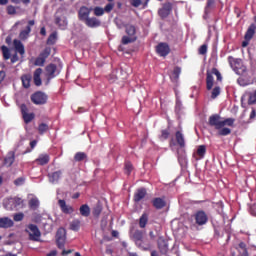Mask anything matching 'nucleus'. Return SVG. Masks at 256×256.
<instances>
[{
    "label": "nucleus",
    "mask_w": 256,
    "mask_h": 256,
    "mask_svg": "<svg viewBox=\"0 0 256 256\" xmlns=\"http://www.w3.org/2000/svg\"><path fill=\"white\" fill-rule=\"evenodd\" d=\"M213 75L216 76L217 81L222 82L223 77L220 71L217 68H212L211 72L207 71L206 72V89L211 90L214 86V77Z\"/></svg>",
    "instance_id": "nucleus-1"
},
{
    "label": "nucleus",
    "mask_w": 256,
    "mask_h": 256,
    "mask_svg": "<svg viewBox=\"0 0 256 256\" xmlns=\"http://www.w3.org/2000/svg\"><path fill=\"white\" fill-rule=\"evenodd\" d=\"M48 99V95L41 91H37L30 96V100L34 105H46Z\"/></svg>",
    "instance_id": "nucleus-2"
},
{
    "label": "nucleus",
    "mask_w": 256,
    "mask_h": 256,
    "mask_svg": "<svg viewBox=\"0 0 256 256\" xmlns=\"http://www.w3.org/2000/svg\"><path fill=\"white\" fill-rule=\"evenodd\" d=\"M67 239V231L65 228H59L56 233V243L57 247L59 249H62L65 247Z\"/></svg>",
    "instance_id": "nucleus-3"
},
{
    "label": "nucleus",
    "mask_w": 256,
    "mask_h": 256,
    "mask_svg": "<svg viewBox=\"0 0 256 256\" xmlns=\"http://www.w3.org/2000/svg\"><path fill=\"white\" fill-rule=\"evenodd\" d=\"M25 232L29 234V240L38 241L41 237V232L37 225H28Z\"/></svg>",
    "instance_id": "nucleus-4"
},
{
    "label": "nucleus",
    "mask_w": 256,
    "mask_h": 256,
    "mask_svg": "<svg viewBox=\"0 0 256 256\" xmlns=\"http://www.w3.org/2000/svg\"><path fill=\"white\" fill-rule=\"evenodd\" d=\"M23 205L22 198H8V200H4V208L7 210H14Z\"/></svg>",
    "instance_id": "nucleus-5"
},
{
    "label": "nucleus",
    "mask_w": 256,
    "mask_h": 256,
    "mask_svg": "<svg viewBox=\"0 0 256 256\" xmlns=\"http://www.w3.org/2000/svg\"><path fill=\"white\" fill-rule=\"evenodd\" d=\"M20 111L25 124H30L35 119L34 113H28V107L26 104L20 105Z\"/></svg>",
    "instance_id": "nucleus-6"
},
{
    "label": "nucleus",
    "mask_w": 256,
    "mask_h": 256,
    "mask_svg": "<svg viewBox=\"0 0 256 256\" xmlns=\"http://www.w3.org/2000/svg\"><path fill=\"white\" fill-rule=\"evenodd\" d=\"M193 218L195 220V224L198 225V226L205 225L208 222V220H209L207 213L202 211V210L197 211L193 215Z\"/></svg>",
    "instance_id": "nucleus-7"
},
{
    "label": "nucleus",
    "mask_w": 256,
    "mask_h": 256,
    "mask_svg": "<svg viewBox=\"0 0 256 256\" xmlns=\"http://www.w3.org/2000/svg\"><path fill=\"white\" fill-rule=\"evenodd\" d=\"M222 122H223V120H221V116L219 114H213V115L209 116L208 125L210 127H214L215 130L222 129Z\"/></svg>",
    "instance_id": "nucleus-8"
},
{
    "label": "nucleus",
    "mask_w": 256,
    "mask_h": 256,
    "mask_svg": "<svg viewBox=\"0 0 256 256\" xmlns=\"http://www.w3.org/2000/svg\"><path fill=\"white\" fill-rule=\"evenodd\" d=\"M34 25H35V20H29L25 30H22L19 33V39L22 41L27 40L30 36V33L32 32L31 27H33Z\"/></svg>",
    "instance_id": "nucleus-9"
},
{
    "label": "nucleus",
    "mask_w": 256,
    "mask_h": 256,
    "mask_svg": "<svg viewBox=\"0 0 256 256\" xmlns=\"http://www.w3.org/2000/svg\"><path fill=\"white\" fill-rule=\"evenodd\" d=\"M172 9H173L172 3L166 2L163 4V7L159 9L158 14L162 19H165L170 15Z\"/></svg>",
    "instance_id": "nucleus-10"
},
{
    "label": "nucleus",
    "mask_w": 256,
    "mask_h": 256,
    "mask_svg": "<svg viewBox=\"0 0 256 256\" xmlns=\"http://www.w3.org/2000/svg\"><path fill=\"white\" fill-rule=\"evenodd\" d=\"M156 52L161 57H166L170 54L171 49L167 43H159L158 46L156 47Z\"/></svg>",
    "instance_id": "nucleus-11"
},
{
    "label": "nucleus",
    "mask_w": 256,
    "mask_h": 256,
    "mask_svg": "<svg viewBox=\"0 0 256 256\" xmlns=\"http://www.w3.org/2000/svg\"><path fill=\"white\" fill-rule=\"evenodd\" d=\"M89 15H91V8L81 6L78 12L79 20L85 23L89 19Z\"/></svg>",
    "instance_id": "nucleus-12"
},
{
    "label": "nucleus",
    "mask_w": 256,
    "mask_h": 256,
    "mask_svg": "<svg viewBox=\"0 0 256 256\" xmlns=\"http://www.w3.org/2000/svg\"><path fill=\"white\" fill-rule=\"evenodd\" d=\"M58 206L60 207L61 212H63L66 215H71L75 212L73 206H69L66 200H58Z\"/></svg>",
    "instance_id": "nucleus-13"
},
{
    "label": "nucleus",
    "mask_w": 256,
    "mask_h": 256,
    "mask_svg": "<svg viewBox=\"0 0 256 256\" xmlns=\"http://www.w3.org/2000/svg\"><path fill=\"white\" fill-rule=\"evenodd\" d=\"M147 195V189L145 187L138 188L134 194V202L139 203L141 202Z\"/></svg>",
    "instance_id": "nucleus-14"
},
{
    "label": "nucleus",
    "mask_w": 256,
    "mask_h": 256,
    "mask_svg": "<svg viewBox=\"0 0 256 256\" xmlns=\"http://www.w3.org/2000/svg\"><path fill=\"white\" fill-rule=\"evenodd\" d=\"M176 153L178 154V163L181 167H185L188 163L185 149H177Z\"/></svg>",
    "instance_id": "nucleus-15"
},
{
    "label": "nucleus",
    "mask_w": 256,
    "mask_h": 256,
    "mask_svg": "<svg viewBox=\"0 0 256 256\" xmlns=\"http://www.w3.org/2000/svg\"><path fill=\"white\" fill-rule=\"evenodd\" d=\"M51 157L49 154H40L38 158L35 159V163L39 166H45L50 163Z\"/></svg>",
    "instance_id": "nucleus-16"
},
{
    "label": "nucleus",
    "mask_w": 256,
    "mask_h": 256,
    "mask_svg": "<svg viewBox=\"0 0 256 256\" xmlns=\"http://www.w3.org/2000/svg\"><path fill=\"white\" fill-rule=\"evenodd\" d=\"M62 175H63V171L62 170H57V171H54L52 173H49L48 174L49 182L52 183V184L59 183Z\"/></svg>",
    "instance_id": "nucleus-17"
},
{
    "label": "nucleus",
    "mask_w": 256,
    "mask_h": 256,
    "mask_svg": "<svg viewBox=\"0 0 256 256\" xmlns=\"http://www.w3.org/2000/svg\"><path fill=\"white\" fill-rule=\"evenodd\" d=\"M158 248L161 254L166 255L168 253L169 244L163 237H159L158 239Z\"/></svg>",
    "instance_id": "nucleus-18"
},
{
    "label": "nucleus",
    "mask_w": 256,
    "mask_h": 256,
    "mask_svg": "<svg viewBox=\"0 0 256 256\" xmlns=\"http://www.w3.org/2000/svg\"><path fill=\"white\" fill-rule=\"evenodd\" d=\"M45 70H46V75H47L48 80L53 79L57 76L56 75V72H57L56 64H49L48 66H46Z\"/></svg>",
    "instance_id": "nucleus-19"
},
{
    "label": "nucleus",
    "mask_w": 256,
    "mask_h": 256,
    "mask_svg": "<svg viewBox=\"0 0 256 256\" xmlns=\"http://www.w3.org/2000/svg\"><path fill=\"white\" fill-rule=\"evenodd\" d=\"M175 138H176V144H178V147H180V149H184L186 147L184 134L181 131H176Z\"/></svg>",
    "instance_id": "nucleus-20"
},
{
    "label": "nucleus",
    "mask_w": 256,
    "mask_h": 256,
    "mask_svg": "<svg viewBox=\"0 0 256 256\" xmlns=\"http://www.w3.org/2000/svg\"><path fill=\"white\" fill-rule=\"evenodd\" d=\"M14 226V221L9 217L0 218V229H9Z\"/></svg>",
    "instance_id": "nucleus-21"
},
{
    "label": "nucleus",
    "mask_w": 256,
    "mask_h": 256,
    "mask_svg": "<svg viewBox=\"0 0 256 256\" xmlns=\"http://www.w3.org/2000/svg\"><path fill=\"white\" fill-rule=\"evenodd\" d=\"M42 73H43L42 68H37L33 73V82L36 86L42 85V79H41Z\"/></svg>",
    "instance_id": "nucleus-22"
},
{
    "label": "nucleus",
    "mask_w": 256,
    "mask_h": 256,
    "mask_svg": "<svg viewBox=\"0 0 256 256\" xmlns=\"http://www.w3.org/2000/svg\"><path fill=\"white\" fill-rule=\"evenodd\" d=\"M153 207L157 210H161L166 207L167 203L164 198H153L152 199Z\"/></svg>",
    "instance_id": "nucleus-23"
},
{
    "label": "nucleus",
    "mask_w": 256,
    "mask_h": 256,
    "mask_svg": "<svg viewBox=\"0 0 256 256\" xmlns=\"http://www.w3.org/2000/svg\"><path fill=\"white\" fill-rule=\"evenodd\" d=\"M84 23L89 28H97L101 25L99 18H95V16L88 18Z\"/></svg>",
    "instance_id": "nucleus-24"
},
{
    "label": "nucleus",
    "mask_w": 256,
    "mask_h": 256,
    "mask_svg": "<svg viewBox=\"0 0 256 256\" xmlns=\"http://www.w3.org/2000/svg\"><path fill=\"white\" fill-rule=\"evenodd\" d=\"M13 46L17 53H19L21 56L25 55V47L21 41L14 39Z\"/></svg>",
    "instance_id": "nucleus-25"
},
{
    "label": "nucleus",
    "mask_w": 256,
    "mask_h": 256,
    "mask_svg": "<svg viewBox=\"0 0 256 256\" xmlns=\"http://www.w3.org/2000/svg\"><path fill=\"white\" fill-rule=\"evenodd\" d=\"M15 154V151H9L6 158H4V165L11 167L15 162Z\"/></svg>",
    "instance_id": "nucleus-26"
},
{
    "label": "nucleus",
    "mask_w": 256,
    "mask_h": 256,
    "mask_svg": "<svg viewBox=\"0 0 256 256\" xmlns=\"http://www.w3.org/2000/svg\"><path fill=\"white\" fill-rule=\"evenodd\" d=\"M21 82L22 86L26 89L30 88L31 86V81H32V75L31 74H24L21 76Z\"/></svg>",
    "instance_id": "nucleus-27"
},
{
    "label": "nucleus",
    "mask_w": 256,
    "mask_h": 256,
    "mask_svg": "<svg viewBox=\"0 0 256 256\" xmlns=\"http://www.w3.org/2000/svg\"><path fill=\"white\" fill-rule=\"evenodd\" d=\"M228 62H229L231 67H234L235 71H237L242 65V60L235 59L233 56L228 57Z\"/></svg>",
    "instance_id": "nucleus-28"
},
{
    "label": "nucleus",
    "mask_w": 256,
    "mask_h": 256,
    "mask_svg": "<svg viewBox=\"0 0 256 256\" xmlns=\"http://www.w3.org/2000/svg\"><path fill=\"white\" fill-rule=\"evenodd\" d=\"M255 33H256V25H255V24H251V25L249 26V28H248L246 34H245V37H244L245 40L251 41V40L253 39Z\"/></svg>",
    "instance_id": "nucleus-29"
},
{
    "label": "nucleus",
    "mask_w": 256,
    "mask_h": 256,
    "mask_svg": "<svg viewBox=\"0 0 256 256\" xmlns=\"http://www.w3.org/2000/svg\"><path fill=\"white\" fill-rule=\"evenodd\" d=\"M80 214L81 216L89 217V215H91V208H89L87 204H82V206H80Z\"/></svg>",
    "instance_id": "nucleus-30"
},
{
    "label": "nucleus",
    "mask_w": 256,
    "mask_h": 256,
    "mask_svg": "<svg viewBox=\"0 0 256 256\" xmlns=\"http://www.w3.org/2000/svg\"><path fill=\"white\" fill-rule=\"evenodd\" d=\"M85 160H87V153H85V152H77L74 155V161L75 162H83Z\"/></svg>",
    "instance_id": "nucleus-31"
},
{
    "label": "nucleus",
    "mask_w": 256,
    "mask_h": 256,
    "mask_svg": "<svg viewBox=\"0 0 256 256\" xmlns=\"http://www.w3.org/2000/svg\"><path fill=\"white\" fill-rule=\"evenodd\" d=\"M40 205L38 198H31L28 202V206L31 210H37Z\"/></svg>",
    "instance_id": "nucleus-32"
},
{
    "label": "nucleus",
    "mask_w": 256,
    "mask_h": 256,
    "mask_svg": "<svg viewBox=\"0 0 256 256\" xmlns=\"http://www.w3.org/2000/svg\"><path fill=\"white\" fill-rule=\"evenodd\" d=\"M133 239L136 245H140V242L143 239V232L140 230L135 231V233L133 234Z\"/></svg>",
    "instance_id": "nucleus-33"
},
{
    "label": "nucleus",
    "mask_w": 256,
    "mask_h": 256,
    "mask_svg": "<svg viewBox=\"0 0 256 256\" xmlns=\"http://www.w3.org/2000/svg\"><path fill=\"white\" fill-rule=\"evenodd\" d=\"M206 152H207L206 145H199L196 151L197 156H199L200 159H203L205 157Z\"/></svg>",
    "instance_id": "nucleus-34"
},
{
    "label": "nucleus",
    "mask_w": 256,
    "mask_h": 256,
    "mask_svg": "<svg viewBox=\"0 0 256 256\" xmlns=\"http://www.w3.org/2000/svg\"><path fill=\"white\" fill-rule=\"evenodd\" d=\"M126 33L128 34L129 37L136 38V28L132 24H127L126 26Z\"/></svg>",
    "instance_id": "nucleus-35"
},
{
    "label": "nucleus",
    "mask_w": 256,
    "mask_h": 256,
    "mask_svg": "<svg viewBox=\"0 0 256 256\" xmlns=\"http://www.w3.org/2000/svg\"><path fill=\"white\" fill-rule=\"evenodd\" d=\"M217 130H218V135L222 136V137L229 136L232 133V130L230 128H227V127H222L220 129H217Z\"/></svg>",
    "instance_id": "nucleus-36"
},
{
    "label": "nucleus",
    "mask_w": 256,
    "mask_h": 256,
    "mask_svg": "<svg viewBox=\"0 0 256 256\" xmlns=\"http://www.w3.org/2000/svg\"><path fill=\"white\" fill-rule=\"evenodd\" d=\"M149 220V215L147 213H144L140 220H139V226L140 228H145Z\"/></svg>",
    "instance_id": "nucleus-37"
},
{
    "label": "nucleus",
    "mask_w": 256,
    "mask_h": 256,
    "mask_svg": "<svg viewBox=\"0 0 256 256\" xmlns=\"http://www.w3.org/2000/svg\"><path fill=\"white\" fill-rule=\"evenodd\" d=\"M235 122H236V119L234 118H226L222 120V128H224L225 126L234 127Z\"/></svg>",
    "instance_id": "nucleus-38"
},
{
    "label": "nucleus",
    "mask_w": 256,
    "mask_h": 256,
    "mask_svg": "<svg viewBox=\"0 0 256 256\" xmlns=\"http://www.w3.org/2000/svg\"><path fill=\"white\" fill-rule=\"evenodd\" d=\"M139 244L140 245H136V246L143 251H148L151 248L150 243L148 241H145L144 239H142Z\"/></svg>",
    "instance_id": "nucleus-39"
},
{
    "label": "nucleus",
    "mask_w": 256,
    "mask_h": 256,
    "mask_svg": "<svg viewBox=\"0 0 256 256\" xmlns=\"http://www.w3.org/2000/svg\"><path fill=\"white\" fill-rule=\"evenodd\" d=\"M57 39H58L57 33L54 32V33H52L51 35H49V37H48V39H47V41H46V44H47V45H54V44H56Z\"/></svg>",
    "instance_id": "nucleus-40"
},
{
    "label": "nucleus",
    "mask_w": 256,
    "mask_h": 256,
    "mask_svg": "<svg viewBox=\"0 0 256 256\" xmlns=\"http://www.w3.org/2000/svg\"><path fill=\"white\" fill-rule=\"evenodd\" d=\"M181 74V68L180 67H174V71H172L171 79L172 81H177Z\"/></svg>",
    "instance_id": "nucleus-41"
},
{
    "label": "nucleus",
    "mask_w": 256,
    "mask_h": 256,
    "mask_svg": "<svg viewBox=\"0 0 256 256\" xmlns=\"http://www.w3.org/2000/svg\"><path fill=\"white\" fill-rule=\"evenodd\" d=\"M2 56L4 57V60H9L11 58V53L8 47L2 46Z\"/></svg>",
    "instance_id": "nucleus-42"
},
{
    "label": "nucleus",
    "mask_w": 256,
    "mask_h": 256,
    "mask_svg": "<svg viewBox=\"0 0 256 256\" xmlns=\"http://www.w3.org/2000/svg\"><path fill=\"white\" fill-rule=\"evenodd\" d=\"M49 130V126L46 123H41L38 126V133L44 135Z\"/></svg>",
    "instance_id": "nucleus-43"
},
{
    "label": "nucleus",
    "mask_w": 256,
    "mask_h": 256,
    "mask_svg": "<svg viewBox=\"0 0 256 256\" xmlns=\"http://www.w3.org/2000/svg\"><path fill=\"white\" fill-rule=\"evenodd\" d=\"M238 246L242 250L241 256H249L247 244L245 242L239 243Z\"/></svg>",
    "instance_id": "nucleus-44"
},
{
    "label": "nucleus",
    "mask_w": 256,
    "mask_h": 256,
    "mask_svg": "<svg viewBox=\"0 0 256 256\" xmlns=\"http://www.w3.org/2000/svg\"><path fill=\"white\" fill-rule=\"evenodd\" d=\"M170 136V129H164L161 131V135L159 136V139L161 141L168 140Z\"/></svg>",
    "instance_id": "nucleus-45"
},
{
    "label": "nucleus",
    "mask_w": 256,
    "mask_h": 256,
    "mask_svg": "<svg viewBox=\"0 0 256 256\" xmlns=\"http://www.w3.org/2000/svg\"><path fill=\"white\" fill-rule=\"evenodd\" d=\"M221 94V88L219 86H216L212 89L211 92V98L215 99Z\"/></svg>",
    "instance_id": "nucleus-46"
},
{
    "label": "nucleus",
    "mask_w": 256,
    "mask_h": 256,
    "mask_svg": "<svg viewBox=\"0 0 256 256\" xmlns=\"http://www.w3.org/2000/svg\"><path fill=\"white\" fill-rule=\"evenodd\" d=\"M51 55V48H45L40 54L39 56L42 57L45 61L47 60V58Z\"/></svg>",
    "instance_id": "nucleus-47"
},
{
    "label": "nucleus",
    "mask_w": 256,
    "mask_h": 256,
    "mask_svg": "<svg viewBox=\"0 0 256 256\" xmlns=\"http://www.w3.org/2000/svg\"><path fill=\"white\" fill-rule=\"evenodd\" d=\"M248 105H256V90L249 94Z\"/></svg>",
    "instance_id": "nucleus-48"
},
{
    "label": "nucleus",
    "mask_w": 256,
    "mask_h": 256,
    "mask_svg": "<svg viewBox=\"0 0 256 256\" xmlns=\"http://www.w3.org/2000/svg\"><path fill=\"white\" fill-rule=\"evenodd\" d=\"M105 13L104 8L100 7V6H96L94 7V15L96 17H100L103 16Z\"/></svg>",
    "instance_id": "nucleus-49"
},
{
    "label": "nucleus",
    "mask_w": 256,
    "mask_h": 256,
    "mask_svg": "<svg viewBox=\"0 0 256 256\" xmlns=\"http://www.w3.org/2000/svg\"><path fill=\"white\" fill-rule=\"evenodd\" d=\"M136 37H127V36H124L123 38H122V44L123 45H127V44H129V43H133V42H135L136 41Z\"/></svg>",
    "instance_id": "nucleus-50"
},
{
    "label": "nucleus",
    "mask_w": 256,
    "mask_h": 256,
    "mask_svg": "<svg viewBox=\"0 0 256 256\" xmlns=\"http://www.w3.org/2000/svg\"><path fill=\"white\" fill-rule=\"evenodd\" d=\"M29 145H30V148H31V149H30V148H27V149L23 152V154L31 153L32 150H34L35 147L37 146V140H32Z\"/></svg>",
    "instance_id": "nucleus-51"
},
{
    "label": "nucleus",
    "mask_w": 256,
    "mask_h": 256,
    "mask_svg": "<svg viewBox=\"0 0 256 256\" xmlns=\"http://www.w3.org/2000/svg\"><path fill=\"white\" fill-rule=\"evenodd\" d=\"M80 227H81V223L79 221H73L71 224H70V229L72 231H79L80 230Z\"/></svg>",
    "instance_id": "nucleus-52"
},
{
    "label": "nucleus",
    "mask_w": 256,
    "mask_h": 256,
    "mask_svg": "<svg viewBox=\"0 0 256 256\" xmlns=\"http://www.w3.org/2000/svg\"><path fill=\"white\" fill-rule=\"evenodd\" d=\"M46 60L43 59L40 55L35 59L34 61V65L35 66H44L45 65Z\"/></svg>",
    "instance_id": "nucleus-53"
},
{
    "label": "nucleus",
    "mask_w": 256,
    "mask_h": 256,
    "mask_svg": "<svg viewBox=\"0 0 256 256\" xmlns=\"http://www.w3.org/2000/svg\"><path fill=\"white\" fill-rule=\"evenodd\" d=\"M6 12L8 15H16V7L13 5H8V7H6Z\"/></svg>",
    "instance_id": "nucleus-54"
},
{
    "label": "nucleus",
    "mask_w": 256,
    "mask_h": 256,
    "mask_svg": "<svg viewBox=\"0 0 256 256\" xmlns=\"http://www.w3.org/2000/svg\"><path fill=\"white\" fill-rule=\"evenodd\" d=\"M25 183V177H18L14 180L15 186H22Z\"/></svg>",
    "instance_id": "nucleus-55"
},
{
    "label": "nucleus",
    "mask_w": 256,
    "mask_h": 256,
    "mask_svg": "<svg viewBox=\"0 0 256 256\" xmlns=\"http://www.w3.org/2000/svg\"><path fill=\"white\" fill-rule=\"evenodd\" d=\"M102 212V206H95L94 209H93V216L95 217H99V215L101 214Z\"/></svg>",
    "instance_id": "nucleus-56"
},
{
    "label": "nucleus",
    "mask_w": 256,
    "mask_h": 256,
    "mask_svg": "<svg viewBox=\"0 0 256 256\" xmlns=\"http://www.w3.org/2000/svg\"><path fill=\"white\" fill-rule=\"evenodd\" d=\"M25 215L23 213H17L15 215H13V220L15 222H20V221H23Z\"/></svg>",
    "instance_id": "nucleus-57"
},
{
    "label": "nucleus",
    "mask_w": 256,
    "mask_h": 256,
    "mask_svg": "<svg viewBox=\"0 0 256 256\" xmlns=\"http://www.w3.org/2000/svg\"><path fill=\"white\" fill-rule=\"evenodd\" d=\"M207 51H208V46L206 44L204 45H201L199 50H198V53L200 55H206L207 54Z\"/></svg>",
    "instance_id": "nucleus-58"
},
{
    "label": "nucleus",
    "mask_w": 256,
    "mask_h": 256,
    "mask_svg": "<svg viewBox=\"0 0 256 256\" xmlns=\"http://www.w3.org/2000/svg\"><path fill=\"white\" fill-rule=\"evenodd\" d=\"M114 8V3H108L105 5V7L103 8L104 12L106 13H110Z\"/></svg>",
    "instance_id": "nucleus-59"
},
{
    "label": "nucleus",
    "mask_w": 256,
    "mask_h": 256,
    "mask_svg": "<svg viewBox=\"0 0 256 256\" xmlns=\"http://www.w3.org/2000/svg\"><path fill=\"white\" fill-rule=\"evenodd\" d=\"M125 170H126L127 175H130V173H131L132 170H133V166H132V164H131L130 162H127V163L125 164Z\"/></svg>",
    "instance_id": "nucleus-60"
},
{
    "label": "nucleus",
    "mask_w": 256,
    "mask_h": 256,
    "mask_svg": "<svg viewBox=\"0 0 256 256\" xmlns=\"http://www.w3.org/2000/svg\"><path fill=\"white\" fill-rule=\"evenodd\" d=\"M130 3L133 7L138 8L139 6H141L142 1L141 0H131Z\"/></svg>",
    "instance_id": "nucleus-61"
},
{
    "label": "nucleus",
    "mask_w": 256,
    "mask_h": 256,
    "mask_svg": "<svg viewBox=\"0 0 256 256\" xmlns=\"http://www.w3.org/2000/svg\"><path fill=\"white\" fill-rule=\"evenodd\" d=\"M17 61H19V57L17 54L12 55L11 57V63H16Z\"/></svg>",
    "instance_id": "nucleus-62"
},
{
    "label": "nucleus",
    "mask_w": 256,
    "mask_h": 256,
    "mask_svg": "<svg viewBox=\"0 0 256 256\" xmlns=\"http://www.w3.org/2000/svg\"><path fill=\"white\" fill-rule=\"evenodd\" d=\"M250 119H256V109H252L250 113Z\"/></svg>",
    "instance_id": "nucleus-63"
},
{
    "label": "nucleus",
    "mask_w": 256,
    "mask_h": 256,
    "mask_svg": "<svg viewBox=\"0 0 256 256\" xmlns=\"http://www.w3.org/2000/svg\"><path fill=\"white\" fill-rule=\"evenodd\" d=\"M47 256H57V251L53 250L47 254Z\"/></svg>",
    "instance_id": "nucleus-64"
}]
</instances>
